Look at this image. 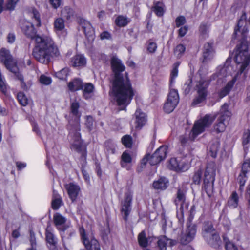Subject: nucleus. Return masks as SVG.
Segmentation results:
<instances>
[{
  "label": "nucleus",
  "instance_id": "f257e3e1",
  "mask_svg": "<svg viewBox=\"0 0 250 250\" xmlns=\"http://www.w3.org/2000/svg\"><path fill=\"white\" fill-rule=\"evenodd\" d=\"M19 26L22 33L27 38L34 41L35 46L32 54L38 62L48 64L52 58L60 55L58 47L52 38L49 36L37 34V31L32 23L21 20L20 21Z\"/></svg>",
  "mask_w": 250,
  "mask_h": 250
},
{
  "label": "nucleus",
  "instance_id": "f03ea898",
  "mask_svg": "<svg viewBox=\"0 0 250 250\" xmlns=\"http://www.w3.org/2000/svg\"><path fill=\"white\" fill-rule=\"evenodd\" d=\"M112 70L114 74L112 82V91L117 104L121 110H125L129 104L134 95L133 89L127 73L124 76L122 73L125 66L121 61L116 57L111 60Z\"/></svg>",
  "mask_w": 250,
  "mask_h": 250
},
{
  "label": "nucleus",
  "instance_id": "7ed1b4c3",
  "mask_svg": "<svg viewBox=\"0 0 250 250\" xmlns=\"http://www.w3.org/2000/svg\"><path fill=\"white\" fill-rule=\"evenodd\" d=\"M214 119L215 118L210 115L206 114L203 118L196 121L189 135V137L186 134L179 136V141L181 145L185 146L188 139L194 141L199 134L204 132L207 128H208L211 125Z\"/></svg>",
  "mask_w": 250,
  "mask_h": 250
},
{
  "label": "nucleus",
  "instance_id": "20e7f679",
  "mask_svg": "<svg viewBox=\"0 0 250 250\" xmlns=\"http://www.w3.org/2000/svg\"><path fill=\"white\" fill-rule=\"evenodd\" d=\"M235 60L236 63L239 65V70L236 76L244 73L246 77L248 70V66L250 62V53L248 51V44L246 41H241L235 49Z\"/></svg>",
  "mask_w": 250,
  "mask_h": 250
},
{
  "label": "nucleus",
  "instance_id": "39448f33",
  "mask_svg": "<svg viewBox=\"0 0 250 250\" xmlns=\"http://www.w3.org/2000/svg\"><path fill=\"white\" fill-rule=\"evenodd\" d=\"M80 108L79 103L75 100L70 104V113L74 116V120L69 121L67 128L70 131V133H74L76 138L78 139L80 138V118L81 113L79 112Z\"/></svg>",
  "mask_w": 250,
  "mask_h": 250
},
{
  "label": "nucleus",
  "instance_id": "423d86ee",
  "mask_svg": "<svg viewBox=\"0 0 250 250\" xmlns=\"http://www.w3.org/2000/svg\"><path fill=\"white\" fill-rule=\"evenodd\" d=\"M216 175V164L210 161L207 164L203 179V187L207 193L212 191Z\"/></svg>",
  "mask_w": 250,
  "mask_h": 250
},
{
  "label": "nucleus",
  "instance_id": "0eeeda50",
  "mask_svg": "<svg viewBox=\"0 0 250 250\" xmlns=\"http://www.w3.org/2000/svg\"><path fill=\"white\" fill-rule=\"evenodd\" d=\"M209 84V81L203 79H201L197 82L195 87V89L197 91V95L192 101V105H197L206 101Z\"/></svg>",
  "mask_w": 250,
  "mask_h": 250
},
{
  "label": "nucleus",
  "instance_id": "6e6552de",
  "mask_svg": "<svg viewBox=\"0 0 250 250\" xmlns=\"http://www.w3.org/2000/svg\"><path fill=\"white\" fill-rule=\"evenodd\" d=\"M228 104L225 103L221 107L217 123L214 125V130L217 132H223L226 129V124L225 121L229 119L231 116V112L228 109Z\"/></svg>",
  "mask_w": 250,
  "mask_h": 250
},
{
  "label": "nucleus",
  "instance_id": "1a4fd4ad",
  "mask_svg": "<svg viewBox=\"0 0 250 250\" xmlns=\"http://www.w3.org/2000/svg\"><path fill=\"white\" fill-rule=\"evenodd\" d=\"M0 62L11 72H15L17 66L9 50L2 48L0 50Z\"/></svg>",
  "mask_w": 250,
  "mask_h": 250
},
{
  "label": "nucleus",
  "instance_id": "9d476101",
  "mask_svg": "<svg viewBox=\"0 0 250 250\" xmlns=\"http://www.w3.org/2000/svg\"><path fill=\"white\" fill-rule=\"evenodd\" d=\"M79 232L82 242L87 250H101L98 241L93 237H88L83 227L80 228Z\"/></svg>",
  "mask_w": 250,
  "mask_h": 250
},
{
  "label": "nucleus",
  "instance_id": "9b49d317",
  "mask_svg": "<svg viewBox=\"0 0 250 250\" xmlns=\"http://www.w3.org/2000/svg\"><path fill=\"white\" fill-rule=\"evenodd\" d=\"M132 199V195L129 192H127L125 193L124 199L121 203V213L126 222L127 221L128 217L131 211Z\"/></svg>",
  "mask_w": 250,
  "mask_h": 250
},
{
  "label": "nucleus",
  "instance_id": "f8f14e48",
  "mask_svg": "<svg viewBox=\"0 0 250 250\" xmlns=\"http://www.w3.org/2000/svg\"><path fill=\"white\" fill-rule=\"evenodd\" d=\"M179 103V95L177 91L174 89L171 90L168 95L167 102L164 105L165 112L170 113L175 108Z\"/></svg>",
  "mask_w": 250,
  "mask_h": 250
},
{
  "label": "nucleus",
  "instance_id": "ddd939ff",
  "mask_svg": "<svg viewBox=\"0 0 250 250\" xmlns=\"http://www.w3.org/2000/svg\"><path fill=\"white\" fill-rule=\"evenodd\" d=\"M246 13L245 12H244L238 21L237 26L234 29V32L233 34L234 38H236L238 33H240L242 36L243 40L242 41H246L245 39L246 38L247 34L248 32V29L247 27L248 23L246 21Z\"/></svg>",
  "mask_w": 250,
  "mask_h": 250
},
{
  "label": "nucleus",
  "instance_id": "4468645a",
  "mask_svg": "<svg viewBox=\"0 0 250 250\" xmlns=\"http://www.w3.org/2000/svg\"><path fill=\"white\" fill-rule=\"evenodd\" d=\"M187 228L185 232H182L180 241L182 245H187L194 238L197 230V226L195 224L187 223Z\"/></svg>",
  "mask_w": 250,
  "mask_h": 250
},
{
  "label": "nucleus",
  "instance_id": "2eb2a0df",
  "mask_svg": "<svg viewBox=\"0 0 250 250\" xmlns=\"http://www.w3.org/2000/svg\"><path fill=\"white\" fill-rule=\"evenodd\" d=\"M167 153V146H162L151 155L149 154V164L152 166L158 164L165 159Z\"/></svg>",
  "mask_w": 250,
  "mask_h": 250
},
{
  "label": "nucleus",
  "instance_id": "dca6fc26",
  "mask_svg": "<svg viewBox=\"0 0 250 250\" xmlns=\"http://www.w3.org/2000/svg\"><path fill=\"white\" fill-rule=\"evenodd\" d=\"M69 135L73 136L75 142L72 144L71 148L75 150L81 155V159L84 163L86 162V158L87 156L86 147L83 144L81 141V135H80V139H77L74 133H70Z\"/></svg>",
  "mask_w": 250,
  "mask_h": 250
},
{
  "label": "nucleus",
  "instance_id": "f3484780",
  "mask_svg": "<svg viewBox=\"0 0 250 250\" xmlns=\"http://www.w3.org/2000/svg\"><path fill=\"white\" fill-rule=\"evenodd\" d=\"M204 239L208 245L215 249H219L222 245V240L217 231L204 238Z\"/></svg>",
  "mask_w": 250,
  "mask_h": 250
},
{
  "label": "nucleus",
  "instance_id": "a211bd4d",
  "mask_svg": "<svg viewBox=\"0 0 250 250\" xmlns=\"http://www.w3.org/2000/svg\"><path fill=\"white\" fill-rule=\"evenodd\" d=\"M215 50L213 42H208L204 45L203 51V63H207L213 57Z\"/></svg>",
  "mask_w": 250,
  "mask_h": 250
},
{
  "label": "nucleus",
  "instance_id": "6ab92c4d",
  "mask_svg": "<svg viewBox=\"0 0 250 250\" xmlns=\"http://www.w3.org/2000/svg\"><path fill=\"white\" fill-rule=\"evenodd\" d=\"M250 169V164L248 162H244L242 166L241 170L237 178V181L240 185V190H242V187L245 185L247 180V174Z\"/></svg>",
  "mask_w": 250,
  "mask_h": 250
},
{
  "label": "nucleus",
  "instance_id": "aec40b11",
  "mask_svg": "<svg viewBox=\"0 0 250 250\" xmlns=\"http://www.w3.org/2000/svg\"><path fill=\"white\" fill-rule=\"evenodd\" d=\"M186 191L183 188H178L176 197L174 201L177 207L180 205L181 208H184L185 207L186 209L188 208V205L186 203Z\"/></svg>",
  "mask_w": 250,
  "mask_h": 250
},
{
  "label": "nucleus",
  "instance_id": "412c9836",
  "mask_svg": "<svg viewBox=\"0 0 250 250\" xmlns=\"http://www.w3.org/2000/svg\"><path fill=\"white\" fill-rule=\"evenodd\" d=\"M45 240L47 243V246L49 250H58V239L53 233L49 231L47 229L45 231Z\"/></svg>",
  "mask_w": 250,
  "mask_h": 250
},
{
  "label": "nucleus",
  "instance_id": "4be33fe9",
  "mask_svg": "<svg viewBox=\"0 0 250 250\" xmlns=\"http://www.w3.org/2000/svg\"><path fill=\"white\" fill-rule=\"evenodd\" d=\"M217 231L213 226L212 221L209 220L205 221L202 224L201 235L204 238L210 235Z\"/></svg>",
  "mask_w": 250,
  "mask_h": 250
},
{
  "label": "nucleus",
  "instance_id": "5701e85b",
  "mask_svg": "<svg viewBox=\"0 0 250 250\" xmlns=\"http://www.w3.org/2000/svg\"><path fill=\"white\" fill-rule=\"evenodd\" d=\"M79 24L82 27L85 35L89 38L92 37L94 34V29L91 23L83 18H80L78 20Z\"/></svg>",
  "mask_w": 250,
  "mask_h": 250
},
{
  "label": "nucleus",
  "instance_id": "b1692460",
  "mask_svg": "<svg viewBox=\"0 0 250 250\" xmlns=\"http://www.w3.org/2000/svg\"><path fill=\"white\" fill-rule=\"evenodd\" d=\"M65 188L72 202L75 201L80 190L79 187L74 183H71L65 186Z\"/></svg>",
  "mask_w": 250,
  "mask_h": 250
},
{
  "label": "nucleus",
  "instance_id": "393cba45",
  "mask_svg": "<svg viewBox=\"0 0 250 250\" xmlns=\"http://www.w3.org/2000/svg\"><path fill=\"white\" fill-rule=\"evenodd\" d=\"M176 244V241L167 238L166 236H161L157 242L158 247L160 250H166L167 246L172 247Z\"/></svg>",
  "mask_w": 250,
  "mask_h": 250
},
{
  "label": "nucleus",
  "instance_id": "a878e982",
  "mask_svg": "<svg viewBox=\"0 0 250 250\" xmlns=\"http://www.w3.org/2000/svg\"><path fill=\"white\" fill-rule=\"evenodd\" d=\"M71 63L73 67H83L86 65V60L83 55L77 54L71 58Z\"/></svg>",
  "mask_w": 250,
  "mask_h": 250
},
{
  "label": "nucleus",
  "instance_id": "bb28decb",
  "mask_svg": "<svg viewBox=\"0 0 250 250\" xmlns=\"http://www.w3.org/2000/svg\"><path fill=\"white\" fill-rule=\"evenodd\" d=\"M135 116L136 117L135 123L136 124V127L141 129L146 122L145 114L141 112L140 109H137L135 112Z\"/></svg>",
  "mask_w": 250,
  "mask_h": 250
},
{
  "label": "nucleus",
  "instance_id": "cd10ccee",
  "mask_svg": "<svg viewBox=\"0 0 250 250\" xmlns=\"http://www.w3.org/2000/svg\"><path fill=\"white\" fill-rule=\"evenodd\" d=\"M68 87L71 91L74 92L83 89V84L80 79L77 78L70 82L68 84Z\"/></svg>",
  "mask_w": 250,
  "mask_h": 250
},
{
  "label": "nucleus",
  "instance_id": "c85d7f7f",
  "mask_svg": "<svg viewBox=\"0 0 250 250\" xmlns=\"http://www.w3.org/2000/svg\"><path fill=\"white\" fill-rule=\"evenodd\" d=\"M236 76L231 81L229 82L225 87L221 89L218 94L220 98H223L229 93L236 81Z\"/></svg>",
  "mask_w": 250,
  "mask_h": 250
},
{
  "label": "nucleus",
  "instance_id": "c756f323",
  "mask_svg": "<svg viewBox=\"0 0 250 250\" xmlns=\"http://www.w3.org/2000/svg\"><path fill=\"white\" fill-rule=\"evenodd\" d=\"M168 186V181L165 177H161L153 183V188L156 189L165 190Z\"/></svg>",
  "mask_w": 250,
  "mask_h": 250
},
{
  "label": "nucleus",
  "instance_id": "7c9ffc66",
  "mask_svg": "<svg viewBox=\"0 0 250 250\" xmlns=\"http://www.w3.org/2000/svg\"><path fill=\"white\" fill-rule=\"evenodd\" d=\"M54 29L55 32L59 34L62 32L65 29L64 21L62 18L59 17L56 19L53 23Z\"/></svg>",
  "mask_w": 250,
  "mask_h": 250
},
{
  "label": "nucleus",
  "instance_id": "2f4dec72",
  "mask_svg": "<svg viewBox=\"0 0 250 250\" xmlns=\"http://www.w3.org/2000/svg\"><path fill=\"white\" fill-rule=\"evenodd\" d=\"M222 238L226 250H239V248L229 240L227 234H224Z\"/></svg>",
  "mask_w": 250,
  "mask_h": 250
},
{
  "label": "nucleus",
  "instance_id": "473e14b6",
  "mask_svg": "<svg viewBox=\"0 0 250 250\" xmlns=\"http://www.w3.org/2000/svg\"><path fill=\"white\" fill-rule=\"evenodd\" d=\"M61 16L63 19L71 21L74 16V11L71 8L66 6L61 10Z\"/></svg>",
  "mask_w": 250,
  "mask_h": 250
},
{
  "label": "nucleus",
  "instance_id": "72a5a7b5",
  "mask_svg": "<svg viewBox=\"0 0 250 250\" xmlns=\"http://www.w3.org/2000/svg\"><path fill=\"white\" fill-rule=\"evenodd\" d=\"M130 21V19L124 15H118L115 20L116 25L119 27L126 26Z\"/></svg>",
  "mask_w": 250,
  "mask_h": 250
},
{
  "label": "nucleus",
  "instance_id": "f704fd0d",
  "mask_svg": "<svg viewBox=\"0 0 250 250\" xmlns=\"http://www.w3.org/2000/svg\"><path fill=\"white\" fill-rule=\"evenodd\" d=\"M219 147L220 143L218 140H214L210 143L208 153L212 158L216 157Z\"/></svg>",
  "mask_w": 250,
  "mask_h": 250
},
{
  "label": "nucleus",
  "instance_id": "c9c22d12",
  "mask_svg": "<svg viewBox=\"0 0 250 250\" xmlns=\"http://www.w3.org/2000/svg\"><path fill=\"white\" fill-rule=\"evenodd\" d=\"M242 142L244 147V151L246 153L248 150V147L250 143V129H247L244 131L242 137Z\"/></svg>",
  "mask_w": 250,
  "mask_h": 250
},
{
  "label": "nucleus",
  "instance_id": "e433bc0d",
  "mask_svg": "<svg viewBox=\"0 0 250 250\" xmlns=\"http://www.w3.org/2000/svg\"><path fill=\"white\" fill-rule=\"evenodd\" d=\"M238 195L236 191H233L228 201V205L229 207L236 208L238 205Z\"/></svg>",
  "mask_w": 250,
  "mask_h": 250
},
{
  "label": "nucleus",
  "instance_id": "4c0bfd02",
  "mask_svg": "<svg viewBox=\"0 0 250 250\" xmlns=\"http://www.w3.org/2000/svg\"><path fill=\"white\" fill-rule=\"evenodd\" d=\"M62 203V198L58 194L53 192V199L52 201V208L54 210H57L59 208Z\"/></svg>",
  "mask_w": 250,
  "mask_h": 250
},
{
  "label": "nucleus",
  "instance_id": "58836bf2",
  "mask_svg": "<svg viewBox=\"0 0 250 250\" xmlns=\"http://www.w3.org/2000/svg\"><path fill=\"white\" fill-rule=\"evenodd\" d=\"M152 10L158 17L162 16L165 12L163 3L159 1L154 2V5L152 7Z\"/></svg>",
  "mask_w": 250,
  "mask_h": 250
},
{
  "label": "nucleus",
  "instance_id": "ea45409f",
  "mask_svg": "<svg viewBox=\"0 0 250 250\" xmlns=\"http://www.w3.org/2000/svg\"><path fill=\"white\" fill-rule=\"evenodd\" d=\"M94 85L91 83H87L84 86L83 90V96L85 99L91 98L90 94L93 93Z\"/></svg>",
  "mask_w": 250,
  "mask_h": 250
},
{
  "label": "nucleus",
  "instance_id": "a19ab883",
  "mask_svg": "<svg viewBox=\"0 0 250 250\" xmlns=\"http://www.w3.org/2000/svg\"><path fill=\"white\" fill-rule=\"evenodd\" d=\"M138 243L141 247L146 248L148 246V241L146 237L145 231H141L138 236Z\"/></svg>",
  "mask_w": 250,
  "mask_h": 250
},
{
  "label": "nucleus",
  "instance_id": "79ce46f5",
  "mask_svg": "<svg viewBox=\"0 0 250 250\" xmlns=\"http://www.w3.org/2000/svg\"><path fill=\"white\" fill-rule=\"evenodd\" d=\"M180 63L177 62L173 65V68L170 73V85H171L172 83L174 82L175 79L178 76V67Z\"/></svg>",
  "mask_w": 250,
  "mask_h": 250
},
{
  "label": "nucleus",
  "instance_id": "37998d69",
  "mask_svg": "<svg viewBox=\"0 0 250 250\" xmlns=\"http://www.w3.org/2000/svg\"><path fill=\"white\" fill-rule=\"evenodd\" d=\"M203 174V170L201 168H199L195 170L192 177V182L196 185H199L201 181V178Z\"/></svg>",
  "mask_w": 250,
  "mask_h": 250
},
{
  "label": "nucleus",
  "instance_id": "c03bdc74",
  "mask_svg": "<svg viewBox=\"0 0 250 250\" xmlns=\"http://www.w3.org/2000/svg\"><path fill=\"white\" fill-rule=\"evenodd\" d=\"M54 223L56 226H60L64 224L66 219L60 213H56L53 216Z\"/></svg>",
  "mask_w": 250,
  "mask_h": 250
},
{
  "label": "nucleus",
  "instance_id": "a18cd8bd",
  "mask_svg": "<svg viewBox=\"0 0 250 250\" xmlns=\"http://www.w3.org/2000/svg\"><path fill=\"white\" fill-rule=\"evenodd\" d=\"M104 145L105 149L108 154H114L115 153L116 145L111 141H106Z\"/></svg>",
  "mask_w": 250,
  "mask_h": 250
},
{
  "label": "nucleus",
  "instance_id": "49530a36",
  "mask_svg": "<svg viewBox=\"0 0 250 250\" xmlns=\"http://www.w3.org/2000/svg\"><path fill=\"white\" fill-rule=\"evenodd\" d=\"M186 50V46L182 44L177 45L174 50V54L177 58H180L183 55Z\"/></svg>",
  "mask_w": 250,
  "mask_h": 250
},
{
  "label": "nucleus",
  "instance_id": "de8ad7c7",
  "mask_svg": "<svg viewBox=\"0 0 250 250\" xmlns=\"http://www.w3.org/2000/svg\"><path fill=\"white\" fill-rule=\"evenodd\" d=\"M122 143L127 148H131L133 144L132 138L130 135H124L122 138Z\"/></svg>",
  "mask_w": 250,
  "mask_h": 250
},
{
  "label": "nucleus",
  "instance_id": "09e8293b",
  "mask_svg": "<svg viewBox=\"0 0 250 250\" xmlns=\"http://www.w3.org/2000/svg\"><path fill=\"white\" fill-rule=\"evenodd\" d=\"M85 125L89 131H91L94 128V120L91 116L85 117Z\"/></svg>",
  "mask_w": 250,
  "mask_h": 250
},
{
  "label": "nucleus",
  "instance_id": "8fccbe9b",
  "mask_svg": "<svg viewBox=\"0 0 250 250\" xmlns=\"http://www.w3.org/2000/svg\"><path fill=\"white\" fill-rule=\"evenodd\" d=\"M68 74V69L67 68H63L60 71L55 73V76L60 80H66Z\"/></svg>",
  "mask_w": 250,
  "mask_h": 250
},
{
  "label": "nucleus",
  "instance_id": "3c124183",
  "mask_svg": "<svg viewBox=\"0 0 250 250\" xmlns=\"http://www.w3.org/2000/svg\"><path fill=\"white\" fill-rule=\"evenodd\" d=\"M189 167L188 163L185 159H182L179 161L177 171H185L189 168Z\"/></svg>",
  "mask_w": 250,
  "mask_h": 250
},
{
  "label": "nucleus",
  "instance_id": "603ef678",
  "mask_svg": "<svg viewBox=\"0 0 250 250\" xmlns=\"http://www.w3.org/2000/svg\"><path fill=\"white\" fill-rule=\"evenodd\" d=\"M192 79L190 76L189 77L188 79L186 82L183 86V90L185 94H188L192 87Z\"/></svg>",
  "mask_w": 250,
  "mask_h": 250
},
{
  "label": "nucleus",
  "instance_id": "864d4df0",
  "mask_svg": "<svg viewBox=\"0 0 250 250\" xmlns=\"http://www.w3.org/2000/svg\"><path fill=\"white\" fill-rule=\"evenodd\" d=\"M17 99L21 105L26 106L28 104V99L23 92H20L18 93Z\"/></svg>",
  "mask_w": 250,
  "mask_h": 250
},
{
  "label": "nucleus",
  "instance_id": "5fc2aeb1",
  "mask_svg": "<svg viewBox=\"0 0 250 250\" xmlns=\"http://www.w3.org/2000/svg\"><path fill=\"white\" fill-rule=\"evenodd\" d=\"M31 13L33 15L32 18H34L36 21V25L37 27H40L41 25V20L40 18V14L39 11L35 8H32Z\"/></svg>",
  "mask_w": 250,
  "mask_h": 250
},
{
  "label": "nucleus",
  "instance_id": "6e6d98bb",
  "mask_svg": "<svg viewBox=\"0 0 250 250\" xmlns=\"http://www.w3.org/2000/svg\"><path fill=\"white\" fill-rule=\"evenodd\" d=\"M19 1V0H7L5 6V9L9 11H13Z\"/></svg>",
  "mask_w": 250,
  "mask_h": 250
},
{
  "label": "nucleus",
  "instance_id": "4d7b16f0",
  "mask_svg": "<svg viewBox=\"0 0 250 250\" xmlns=\"http://www.w3.org/2000/svg\"><path fill=\"white\" fill-rule=\"evenodd\" d=\"M179 164V161L177 159L172 158L169 161V163L167 165V167L169 169L177 171V167Z\"/></svg>",
  "mask_w": 250,
  "mask_h": 250
},
{
  "label": "nucleus",
  "instance_id": "13d9d810",
  "mask_svg": "<svg viewBox=\"0 0 250 250\" xmlns=\"http://www.w3.org/2000/svg\"><path fill=\"white\" fill-rule=\"evenodd\" d=\"M199 31L203 38H206L208 37V27L207 24L202 23L199 27Z\"/></svg>",
  "mask_w": 250,
  "mask_h": 250
},
{
  "label": "nucleus",
  "instance_id": "bf43d9fd",
  "mask_svg": "<svg viewBox=\"0 0 250 250\" xmlns=\"http://www.w3.org/2000/svg\"><path fill=\"white\" fill-rule=\"evenodd\" d=\"M148 46L147 48V50L150 53H154L157 48V43L155 42H153L151 39H150L148 42Z\"/></svg>",
  "mask_w": 250,
  "mask_h": 250
},
{
  "label": "nucleus",
  "instance_id": "052dcab7",
  "mask_svg": "<svg viewBox=\"0 0 250 250\" xmlns=\"http://www.w3.org/2000/svg\"><path fill=\"white\" fill-rule=\"evenodd\" d=\"M186 22V20L184 16H180L175 19V24L177 27L184 25Z\"/></svg>",
  "mask_w": 250,
  "mask_h": 250
},
{
  "label": "nucleus",
  "instance_id": "680f3d73",
  "mask_svg": "<svg viewBox=\"0 0 250 250\" xmlns=\"http://www.w3.org/2000/svg\"><path fill=\"white\" fill-rule=\"evenodd\" d=\"M40 81L41 83L45 85H49L52 82L50 77L43 75L41 76Z\"/></svg>",
  "mask_w": 250,
  "mask_h": 250
},
{
  "label": "nucleus",
  "instance_id": "e2e57ef3",
  "mask_svg": "<svg viewBox=\"0 0 250 250\" xmlns=\"http://www.w3.org/2000/svg\"><path fill=\"white\" fill-rule=\"evenodd\" d=\"M180 212L177 213V217L178 219V222L179 224L183 226L184 222V208H180Z\"/></svg>",
  "mask_w": 250,
  "mask_h": 250
},
{
  "label": "nucleus",
  "instance_id": "0e129e2a",
  "mask_svg": "<svg viewBox=\"0 0 250 250\" xmlns=\"http://www.w3.org/2000/svg\"><path fill=\"white\" fill-rule=\"evenodd\" d=\"M122 161L126 163L131 162L132 158L130 155L126 152H124L122 155Z\"/></svg>",
  "mask_w": 250,
  "mask_h": 250
},
{
  "label": "nucleus",
  "instance_id": "69168bd1",
  "mask_svg": "<svg viewBox=\"0 0 250 250\" xmlns=\"http://www.w3.org/2000/svg\"><path fill=\"white\" fill-rule=\"evenodd\" d=\"M188 31V27L187 26H184L181 27L178 30V35L180 37H184Z\"/></svg>",
  "mask_w": 250,
  "mask_h": 250
},
{
  "label": "nucleus",
  "instance_id": "338daca9",
  "mask_svg": "<svg viewBox=\"0 0 250 250\" xmlns=\"http://www.w3.org/2000/svg\"><path fill=\"white\" fill-rule=\"evenodd\" d=\"M195 214V207L194 205H193L191 206L190 209L189 217L188 221L187 222V223H188V224H191V219H192L193 218Z\"/></svg>",
  "mask_w": 250,
  "mask_h": 250
},
{
  "label": "nucleus",
  "instance_id": "774afa93",
  "mask_svg": "<svg viewBox=\"0 0 250 250\" xmlns=\"http://www.w3.org/2000/svg\"><path fill=\"white\" fill-rule=\"evenodd\" d=\"M100 38L101 40H108L111 38V36L110 33L108 31H104L101 33Z\"/></svg>",
  "mask_w": 250,
  "mask_h": 250
}]
</instances>
